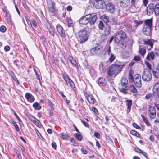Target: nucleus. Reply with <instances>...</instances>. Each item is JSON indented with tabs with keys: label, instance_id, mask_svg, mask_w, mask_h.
<instances>
[{
	"label": "nucleus",
	"instance_id": "obj_19",
	"mask_svg": "<svg viewBox=\"0 0 159 159\" xmlns=\"http://www.w3.org/2000/svg\"><path fill=\"white\" fill-rule=\"evenodd\" d=\"M48 5L50 11L52 12H54L55 11V4L52 1H49L48 2Z\"/></svg>",
	"mask_w": 159,
	"mask_h": 159
},
{
	"label": "nucleus",
	"instance_id": "obj_39",
	"mask_svg": "<svg viewBox=\"0 0 159 159\" xmlns=\"http://www.w3.org/2000/svg\"><path fill=\"white\" fill-rule=\"evenodd\" d=\"M48 29L50 34L53 37H54V33L53 29L51 27H48Z\"/></svg>",
	"mask_w": 159,
	"mask_h": 159
},
{
	"label": "nucleus",
	"instance_id": "obj_20",
	"mask_svg": "<svg viewBox=\"0 0 159 159\" xmlns=\"http://www.w3.org/2000/svg\"><path fill=\"white\" fill-rule=\"evenodd\" d=\"M130 0H121L120 2V6L123 7H126L130 4Z\"/></svg>",
	"mask_w": 159,
	"mask_h": 159
},
{
	"label": "nucleus",
	"instance_id": "obj_64",
	"mask_svg": "<svg viewBox=\"0 0 159 159\" xmlns=\"http://www.w3.org/2000/svg\"><path fill=\"white\" fill-rule=\"evenodd\" d=\"M32 23H33V25L34 27H36L37 25V23L34 20H32Z\"/></svg>",
	"mask_w": 159,
	"mask_h": 159
},
{
	"label": "nucleus",
	"instance_id": "obj_8",
	"mask_svg": "<svg viewBox=\"0 0 159 159\" xmlns=\"http://www.w3.org/2000/svg\"><path fill=\"white\" fill-rule=\"evenodd\" d=\"M62 76L66 84H69L70 86L74 89L75 87V85L73 81L69 77V76L66 74H63L62 75Z\"/></svg>",
	"mask_w": 159,
	"mask_h": 159
},
{
	"label": "nucleus",
	"instance_id": "obj_26",
	"mask_svg": "<svg viewBox=\"0 0 159 159\" xmlns=\"http://www.w3.org/2000/svg\"><path fill=\"white\" fill-rule=\"evenodd\" d=\"M99 69L101 72H103L106 70V67L103 63H101L99 65Z\"/></svg>",
	"mask_w": 159,
	"mask_h": 159
},
{
	"label": "nucleus",
	"instance_id": "obj_16",
	"mask_svg": "<svg viewBox=\"0 0 159 159\" xmlns=\"http://www.w3.org/2000/svg\"><path fill=\"white\" fill-rule=\"evenodd\" d=\"M154 5L151 3L149 4L147 8V14L148 15H150L153 13L154 11Z\"/></svg>",
	"mask_w": 159,
	"mask_h": 159
},
{
	"label": "nucleus",
	"instance_id": "obj_52",
	"mask_svg": "<svg viewBox=\"0 0 159 159\" xmlns=\"http://www.w3.org/2000/svg\"><path fill=\"white\" fill-rule=\"evenodd\" d=\"M134 149H135V151L136 152H138L140 154L141 153V152H142V151L139 148H138V147L135 148H134Z\"/></svg>",
	"mask_w": 159,
	"mask_h": 159
},
{
	"label": "nucleus",
	"instance_id": "obj_31",
	"mask_svg": "<svg viewBox=\"0 0 159 159\" xmlns=\"http://www.w3.org/2000/svg\"><path fill=\"white\" fill-rule=\"evenodd\" d=\"M110 27L109 25H107L105 30V34L106 35L109 34L110 31Z\"/></svg>",
	"mask_w": 159,
	"mask_h": 159
},
{
	"label": "nucleus",
	"instance_id": "obj_60",
	"mask_svg": "<svg viewBox=\"0 0 159 159\" xmlns=\"http://www.w3.org/2000/svg\"><path fill=\"white\" fill-rule=\"evenodd\" d=\"M72 7L71 6H68L67 8L66 9L68 11H70L72 10Z\"/></svg>",
	"mask_w": 159,
	"mask_h": 159
},
{
	"label": "nucleus",
	"instance_id": "obj_54",
	"mask_svg": "<svg viewBox=\"0 0 159 159\" xmlns=\"http://www.w3.org/2000/svg\"><path fill=\"white\" fill-rule=\"evenodd\" d=\"M134 59V60L136 61H139L141 59L138 56H135Z\"/></svg>",
	"mask_w": 159,
	"mask_h": 159
},
{
	"label": "nucleus",
	"instance_id": "obj_32",
	"mask_svg": "<svg viewBox=\"0 0 159 159\" xmlns=\"http://www.w3.org/2000/svg\"><path fill=\"white\" fill-rule=\"evenodd\" d=\"M119 89L120 92L123 93L124 94H126L127 93L126 91L127 87L119 86Z\"/></svg>",
	"mask_w": 159,
	"mask_h": 159
},
{
	"label": "nucleus",
	"instance_id": "obj_29",
	"mask_svg": "<svg viewBox=\"0 0 159 159\" xmlns=\"http://www.w3.org/2000/svg\"><path fill=\"white\" fill-rule=\"evenodd\" d=\"M69 59L71 63L73 64L74 66H76L77 65V62L76 60L74 59L72 57L70 56L69 57Z\"/></svg>",
	"mask_w": 159,
	"mask_h": 159
},
{
	"label": "nucleus",
	"instance_id": "obj_37",
	"mask_svg": "<svg viewBox=\"0 0 159 159\" xmlns=\"http://www.w3.org/2000/svg\"><path fill=\"white\" fill-rule=\"evenodd\" d=\"M141 116L142 118L143 121L146 123L147 125L148 126H150L151 125L150 123L148 122V120L144 116L142 115Z\"/></svg>",
	"mask_w": 159,
	"mask_h": 159
},
{
	"label": "nucleus",
	"instance_id": "obj_48",
	"mask_svg": "<svg viewBox=\"0 0 159 159\" xmlns=\"http://www.w3.org/2000/svg\"><path fill=\"white\" fill-rule=\"evenodd\" d=\"M0 31L2 32H4L6 31V27L4 26H2L0 27Z\"/></svg>",
	"mask_w": 159,
	"mask_h": 159
},
{
	"label": "nucleus",
	"instance_id": "obj_1",
	"mask_svg": "<svg viewBox=\"0 0 159 159\" xmlns=\"http://www.w3.org/2000/svg\"><path fill=\"white\" fill-rule=\"evenodd\" d=\"M125 65L124 62L116 61L114 64L111 65L107 69V75L109 76H115L121 71Z\"/></svg>",
	"mask_w": 159,
	"mask_h": 159
},
{
	"label": "nucleus",
	"instance_id": "obj_5",
	"mask_svg": "<svg viewBox=\"0 0 159 159\" xmlns=\"http://www.w3.org/2000/svg\"><path fill=\"white\" fill-rule=\"evenodd\" d=\"M129 82H133L135 85L138 88H140L142 86L141 77L139 74H136L133 77L132 75L129 74Z\"/></svg>",
	"mask_w": 159,
	"mask_h": 159
},
{
	"label": "nucleus",
	"instance_id": "obj_44",
	"mask_svg": "<svg viewBox=\"0 0 159 159\" xmlns=\"http://www.w3.org/2000/svg\"><path fill=\"white\" fill-rule=\"evenodd\" d=\"M98 27L101 30H103L104 25L102 21H100L98 24Z\"/></svg>",
	"mask_w": 159,
	"mask_h": 159
},
{
	"label": "nucleus",
	"instance_id": "obj_56",
	"mask_svg": "<svg viewBox=\"0 0 159 159\" xmlns=\"http://www.w3.org/2000/svg\"><path fill=\"white\" fill-rule=\"evenodd\" d=\"M92 111L95 112L96 114H97L98 113V111L96 108L95 107H93L92 108Z\"/></svg>",
	"mask_w": 159,
	"mask_h": 159
},
{
	"label": "nucleus",
	"instance_id": "obj_14",
	"mask_svg": "<svg viewBox=\"0 0 159 159\" xmlns=\"http://www.w3.org/2000/svg\"><path fill=\"white\" fill-rule=\"evenodd\" d=\"M143 44L145 45H147L148 47V49L151 50L153 47V42L151 39H144L143 40Z\"/></svg>",
	"mask_w": 159,
	"mask_h": 159
},
{
	"label": "nucleus",
	"instance_id": "obj_46",
	"mask_svg": "<svg viewBox=\"0 0 159 159\" xmlns=\"http://www.w3.org/2000/svg\"><path fill=\"white\" fill-rule=\"evenodd\" d=\"M154 76L156 78H157L159 76V72L158 71H157V69L155 71H152Z\"/></svg>",
	"mask_w": 159,
	"mask_h": 159
},
{
	"label": "nucleus",
	"instance_id": "obj_51",
	"mask_svg": "<svg viewBox=\"0 0 159 159\" xmlns=\"http://www.w3.org/2000/svg\"><path fill=\"white\" fill-rule=\"evenodd\" d=\"M133 126L135 128L139 129H140L141 128V127L140 126H139L135 123H134L133 124Z\"/></svg>",
	"mask_w": 159,
	"mask_h": 159
},
{
	"label": "nucleus",
	"instance_id": "obj_34",
	"mask_svg": "<svg viewBox=\"0 0 159 159\" xmlns=\"http://www.w3.org/2000/svg\"><path fill=\"white\" fill-rule=\"evenodd\" d=\"M154 11L156 15H159V4H157L155 7Z\"/></svg>",
	"mask_w": 159,
	"mask_h": 159
},
{
	"label": "nucleus",
	"instance_id": "obj_36",
	"mask_svg": "<svg viewBox=\"0 0 159 159\" xmlns=\"http://www.w3.org/2000/svg\"><path fill=\"white\" fill-rule=\"evenodd\" d=\"M109 56L110 57L109 58V61L111 63L115 60L116 57L112 53H111Z\"/></svg>",
	"mask_w": 159,
	"mask_h": 159
},
{
	"label": "nucleus",
	"instance_id": "obj_9",
	"mask_svg": "<svg viewBox=\"0 0 159 159\" xmlns=\"http://www.w3.org/2000/svg\"><path fill=\"white\" fill-rule=\"evenodd\" d=\"M148 109V113L150 118L154 119L156 116V110L155 107L153 106H149Z\"/></svg>",
	"mask_w": 159,
	"mask_h": 159
},
{
	"label": "nucleus",
	"instance_id": "obj_10",
	"mask_svg": "<svg viewBox=\"0 0 159 159\" xmlns=\"http://www.w3.org/2000/svg\"><path fill=\"white\" fill-rule=\"evenodd\" d=\"M90 17H91L88 15L81 17L79 20V22L80 24L85 25L89 22Z\"/></svg>",
	"mask_w": 159,
	"mask_h": 159
},
{
	"label": "nucleus",
	"instance_id": "obj_61",
	"mask_svg": "<svg viewBox=\"0 0 159 159\" xmlns=\"http://www.w3.org/2000/svg\"><path fill=\"white\" fill-rule=\"evenodd\" d=\"M143 2L144 5L146 6L148 2V0H143Z\"/></svg>",
	"mask_w": 159,
	"mask_h": 159
},
{
	"label": "nucleus",
	"instance_id": "obj_17",
	"mask_svg": "<svg viewBox=\"0 0 159 159\" xmlns=\"http://www.w3.org/2000/svg\"><path fill=\"white\" fill-rule=\"evenodd\" d=\"M85 96L89 103L91 104H93L95 103V99L91 94H86Z\"/></svg>",
	"mask_w": 159,
	"mask_h": 159
},
{
	"label": "nucleus",
	"instance_id": "obj_7",
	"mask_svg": "<svg viewBox=\"0 0 159 159\" xmlns=\"http://www.w3.org/2000/svg\"><path fill=\"white\" fill-rule=\"evenodd\" d=\"M93 6L97 9H100L103 7L104 3L102 0H94L92 2Z\"/></svg>",
	"mask_w": 159,
	"mask_h": 159
},
{
	"label": "nucleus",
	"instance_id": "obj_12",
	"mask_svg": "<svg viewBox=\"0 0 159 159\" xmlns=\"http://www.w3.org/2000/svg\"><path fill=\"white\" fill-rule=\"evenodd\" d=\"M56 28L59 35L62 38H64L65 36V31L62 27L60 25L57 24Z\"/></svg>",
	"mask_w": 159,
	"mask_h": 159
},
{
	"label": "nucleus",
	"instance_id": "obj_30",
	"mask_svg": "<svg viewBox=\"0 0 159 159\" xmlns=\"http://www.w3.org/2000/svg\"><path fill=\"white\" fill-rule=\"evenodd\" d=\"M33 106L35 109L37 110H39L41 108V106H40L37 102H35V103L33 104Z\"/></svg>",
	"mask_w": 159,
	"mask_h": 159
},
{
	"label": "nucleus",
	"instance_id": "obj_59",
	"mask_svg": "<svg viewBox=\"0 0 159 159\" xmlns=\"http://www.w3.org/2000/svg\"><path fill=\"white\" fill-rule=\"evenodd\" d=\"M116 98L114 96H112L111 97V102H115L116 100Z\"/></svg>",
	"mask_w": 159,
	"mask_h": 159
},
{
	"label": "nucleus",
	"instance_id": "obj_24",
	"mask_svg": "<svg viewBox=\"0 0 159 159\" xmlns=\"http://www.w3.org/2000/svg\"><path fill=\"white\" fill-rule=\"evenodd\" d=\"M127 80L125 78H123L121 79V83L120 84L119 86L127 87Z\"/></svg>",
	"mask_w": 159,
	"mask_h": 159
},
{
	"label": "nucleus",
	"instance_id": "obj_3",
	"mask_svg": "<svg viewBox=\"0 0 159 159\" xmlns=\"http://www.w3.org/2000/svg\"><path fill=\"white\" fill-rule=\"evenodd\" d=\"M78 41L80 43H83L87 41L89 34L87 30L83 29L81 30L78 33Z\"/></svg>",
	"mask_w": 159,
	"mask_h": 159
},
{
	"label": "nucleus",
	"instance_id": "obj_53",
	"mask_svg": "<svg viewBox=\"0 0 159 159\" xmlns=\"http://www.w3.org/2000/svg\"><path fill=\"white\" fill-rule=\"evenodd\" d=\"M51 145L53 148L55 150H56L57 148V145L56 143L55 142H52Z\"/></svg>",
	"mask_w": 159,
	"mask_h": 159
},
{
	"label": "nucleus",
	"instance_id": "obj_50",
	"mask_svg": "<svg viewBox=\"0 0 159 159\" xmlns=\"http://www.w3.org/2000/svg\"><path fill=\"white\" fill-rule=\"evenodd\" d=\"M81 121L84 126L87 127H89V125L87 122L83 121L82 120H81Z\"/></svg>",
	"mask_w": 159,
	"mask_h": 159
},
{
	"label": "nucleus",
	"instance_id": "obj_4",
	"mask_svg": "<svg viewBox=\"0 0 159 159\" xmlns=\"http://www.w3.org/2000/svg\"><path fill=\"white\" fill-rule=\"evenodd\" d=\"M145 25L143 29V32L146 35L149 36L150 35L151 28L152 24V19H147L144 22Z\"/></svg>",
	"mask_w": 159,
	"mask_h": 159
},
{
	"label": "nucleus",
	"instance_id": "obj_33",
	"mask_svg": "<svg viewBox=\"0 0 159 159\" xmlns=\"http://www.w3.org/2000/svg\"><path fill=\"white\" fill-rule=\"evenodd\" d=\"M145 98L147 99H149L150 98H152V100L153 98H155V99H157L156 96H154V94L153 95V97L152 96V95L151 93H148L145 96Z\"/></svg>",
	"mask_w": 159,
	"mask_h": 159
},
{
	"label": "nucleus",
	"instance_id": "obj_6",
	"mask_svg": "<svg viewBox=\"0 0 159 159\" xmlns=\"http://www.w3.org/2000/svg\"><path fill=\"white\" fill-rule=\"evenodd\" d=\"M152 74L147 69H145L142 75L143 79L146 81H149L151 80Z\"/></svg>",
	"mask_w": 159,
	"mask_h": 159
},
{
	"label": "nucleus",
	"instance_id": "obj_35",
	"mask_svg": "<svg viewBox=\"0 0 159 159\" xmlns=\"http://www.w3.org/2000/svg\"><path fill=\"white\" fill-rule=\"evenodd\" d=\"M61 138L63 139H67L69 137V136L67 134H65L64 133H62L60 134Z\"/></svg>",
	"mask_w": 159,
	"mask_h": 159
},
{
	"label": "nucleus",
	"instance_id": "obj_22",
	"mask_svg": "<svg viewBox=\"0 0 159 159\" xmlns=\"http://www.w3.org/2000/svg\"><path fill=\"white\" fill-rule=\"evenodd\" d=\"M25 97L27 100L30 102H33L34 100V97L29 93H26Z\"/></svg>",
	"mask_w": 159,
	"mask_h": 159
},
{
	"label": "nucleus",
	"instance_id": "obj_2",
	"mask_svg": "<svg viewBox=\"0 0 159 159\" xmlns=\"http://www.w3.org/2000/svg\"><path fill=\"white\" fill-rule=\"evenodd\" d=\"M126 38V34L122 30L119 31L114 35V40L115 42L122 48H125L126 46L125 41Z\"/></svg>",
	"mask_w": 159,
	"mask_h": 159
},
{
	"label": "nucleus",
	"instance_id": "obj_23",
	"mask_svg": "<svg viewBox=\"0 0 159 159\" xmlns=\"http://www.w3.org/2000/svg\"><path fill=\"white\" fill-rule=\"evenodd\" d=\"M146 52V48L145 47L139 46V53L142 55L143 57Z\"/></svg>",
	"mask_w": 159,
	"mask_h": 159
},
{
	"label": "nucleus",
	"instance_id": "obj_62",
	"mask_svg": "<svg viewBox=\"0 0 159 159\" xmlns=\"http://www.w3.org/2000/svg\"><path fill=\"white\" fill-rule=\"evenodd\" d=\"M23 6L24 7L25 9H26L28 10H29V7H28L27 5L25 3H23Z\"/></svg>",
	"mask_w": 159,
	"mask_h": 159
},
{
	"label": "nucleus",
	"instance_id": "obj_43",
	"mask_svg": "<svg viewBox=\"0 0 159 159\" xmlns=\"http://www.w3.org/2000/svg\"><path fill=\"white\" fill-rule=\"evenodd\" d=\"M130 133L134 136L139 137L140 136L139 134L136 131L134 130H132L130 132Z\"/></svg>",
	"mask_w": 159,
	"mask_h": 159
},
{
	"label": "nucleus",
	"instance_id": "obj_45",
	"mask_svg": "<svg viewBox=\"0 0 159 159\" xmlns=\"http://www.w3.org/2000/svg\"><path fill=\"white\" fill-rule=\"evenodd\" d=\"M68 25L69 27H71L72 26L73 24L70 18H68L67 19Z\"/></svg>",
	"mask_w": 159,
	"mask_h": 159
},
{
	"label": "nucleus",
	"instance_id": "obj_28",
	"mask_svg": "<svg viewBox=\"0 0 159 159\" xmlns=\"http://www.w3.org/2000/svg\"><path fill=\"white\" fill-rule=\"evenodd\" d=\"M130 91L134 93H136L138 92V90L133 85H131L129 87Z\"/></svg>",
	"mask_w": 159,
	"mask_h": 159
},
{
	"label": "nucleus",
	"instance_id": "obj_18",
	"mask_svg": "<svg viewBox=\"0 0 159 159\" xmlns=\"http://www.w3.org/2000/svg\"><path fill=\"white\" fill-rule=\"evenodd\" d=\"M91 17H90L89 23L91 25H93L96 22L97 17V15L93 14H88Z\"/></svg>",
	"mask_w": 159,
	"mask_h": 159
},
{
	"label": "nucleus",
	"instance_id": "obj_57",
	"mask_svg": "<svg viewBox=\"0 0 159 159\" xmlns=\"http://www.w3.org/2000/svg\"><path fill=\"white\" fill-rule=\"evenodd\" d=\"M4 50L6 51H7L10 50V47L8 45H7L4 47Z\"/></svg>",
	"mask_w": 159,
	"mask_h": 159
},
{
	"label": "nucleus",
	"instance_id": "obj_58",
	"mask_svg": "<svg viewBox=\"0 0 159 159\" xmlns=\"http://www.w3.org/2000/svg\"><path fill=\"white\" fill-rule=\"evenodd\" d=\"M94 135L97 138H99L100 137L99 133L96 132L94 133Z\"/></svg>",
	"mask_w": 159,
	"mask_h": 159
},
{
	"label": "nucleus",
	"instance_id": "obj_11",
	"mask_svg": "<svg viewBox=\"0 0 159 159\" xmlns=\"http://www.w3.org/2000/svg\"><path fill=\"white\" fill-rule=\"evenodd\" d=\"M154 96H156L157 101H159V82L157 83L154 86Z\"/></svg>",
	"mask_w": 159,
	"mask_h": 159
},
{
	"label": "nucleus",
	"instance_id": "obj_38",
	"mask_svg": "<svg viewBox=\"0 0 159 159\" xmlns=\"http://www.w3.org/2000/svg\"><path fill=\"white\" fill-rule=\"evenodd\" d=\"M143 23V21L135 20L134 21V26L135 28H137L139 25L142 24Z\"/></svg>",
	"mask_w": 159,
	"mask_h": 159
},
{
	"label": "nucleus",
	"instance_id": "obj_47",
	"mask_svg": "<svg viewBox=\"0 0 159 159\" xmlns=\"http://www.w3.org/2000/svg\"><path fill=\"white\" fill-rule=\"evenodd\" d=\"M75 134V136L78 140L79 141L81 140L82 139V137L81 135L77 133Z\"/></svg>",
	"mask_w": 159,
	"mask_h": 159
},
{
	"label": "nucleus",
	"instance_id": "obj_21",
	"mask_svg": "<svg viewBox=\"0 0 159 159\" xmlns=\"http://www.w3.org/2000/svg\"><path fill=\"white\" fill-rule=\"evenodd\" d=\"M97 82L100 86H105L106 84L105 80L102 77L99 78L98 79Z\"/></svg>",
	"mask_w": 159,
	"mask_h": 159
},
{
	"label": "nucleus",
	"instance_id": "obj_15",
	"mask_svg": "<svg viewBox=\"0 0 159 159\" xmlns=\"http://www.w3.org/2000/svg\"><path fill=\"white\" fill-rule=\"evenodd\" d=\"M102 48H101L99 47H96L91 49L90 52L92 55L96 54H99L101 53L102 50Z\"/></svg>",
	"mask_w": 159,
	"mask_h": 159
},
{
	"label": "nucleus",
	"instance_id": "obj_13",
	"mask_svg": "<svg viewBox=\"0 0 159 159\" xmlns=\"http://www.w3.org/2000/svg\"><path fill=\"white\" fill-rule=\"evenodd\" d=\"M106 9L107 11L113 13L115 11V8L114 5L111 2H110L106 5Z\"/></svg>",
	"mask_w": 159,
	"mask_h": 159
},
{
	"label": "nucleus",
	"instance_id": "obj_49",
	"mask_svg": "<svg viewBox=\"0 0 159 159\" xmlns=\"http://www.w3.org/2000/svg\"><path fill=\"white\" fill-rule=\"evenodd\" d=\"M123 56L125 58H127L129 56V53L126 52H124L123 53Z\"/></svg>",
	"mask_w": 159,
	"mask_h": 159
},
{
	"label": "nucleus",
	"instance_id": "obj_40",
	"mask_svg": "<svg viewBox=\"0 0 159 159\" xmlns=\"http://www.w3.org/2000/svg\"><path fill=\"white\" fill-rule=\"evenodd\" d=\"M11 122H12V123L13 124V125L15 127L16 130L17 132H19L20 131V129H19V127L17 125V124H16V122L13 120H12Z\"/></svg>",
	"mask_w": 159,
	"mask_h": 159
},
{
	"label": "nucleus",
	"instance_id": "obj_27",
	"mask_svg": "<svg viewBox=\"0 0 159 159\" xmlns=\"http://www.w3.org/2000/svg\"><path fill=\"white\" fill-rule=\"evenodd\" d=\"M126 105L127 107V112H129L131 110V107L132 105V101L131 100H127Z\"/></svg>",
	"mask_w": 159,
	"mask_h": 159
},
{
	"label": "nucleus",
	"instance_id": "obj_63",
	"mask_svg": "<svg viewBox=\"0 0 159 159\" xmlns=\"http://www.w3.org/2000/svg\"><path fill=\"white\" fill-rule=\"evenodd\" d=\"M107 48H108V51H107V52H108V55H110V54H111V47H110V46H108L107 47Z\"/></svg>",
	"mask_w": 159,
	"mask_h": 159
},
{
	"label": "nucleus",
	"instance_id": "obj_25",
	"mask_svg": "<svg viewBox=\"0 0 159 159\" xmlns=\"http://www.w3.org/2000/svg\"><path fill=\"white\" fill-rule=\"evenodd\" d=\"M154 58V55L152 51L149 53L146 57V59L148 60H152Z\"/></svg>",
	"mask_w": 159,
	"mask_h": 159
},
{
	"label": "nucleus",
	"instance_id": "obj_55",
	"mask_svg": "<svg viewBox=\"0 0 159 159\" xmlns=\"http://www.w3.org/2000/svg\"><path fill=\"white\" fill-rule=\"evenodd\" d=\"M145 63L146 65L147 66V67L150 70L151 69V65H150V64L149 62H145Z\"/></svg>",
	"mask_w": 159,
	"mask_h": 159
},
{
	"label": "nucleus",
	"instance_id": "obj_41",
	"mask_svg": "<svg viewBox=\"0 0 159 159\" xmlns=\"http://www.w3.org/2000/svg\"><path fill=\"white\" fill-rule=\"evenodd\" d=\"M152 101L155 102V105L156 106L157 110L159 112V105H158V103H159V101H157V99H156L155 98H153Z\"/></svg>",
	"mask_w": 159,
	"mask_h": 159
},
{
	"label": "nucleus",
	"instance_id": "obj_42",
	"mask_svg": "<svg viewBox=\"0 0 159 159\" xmlns=\"http://www.w3.org/2000/svg\"><path fill=\"white\" fill-rule=\"evenodd\" d=\"M102 17L104 22L106 23L108 22L109 20V17L105 15H104L102 16Z\"/></svg>",
	"mask_w": 159,
	"mask_h": 159
}]
</instances>
